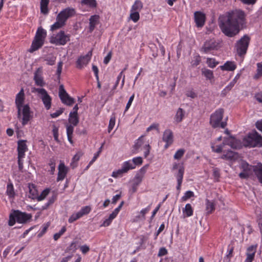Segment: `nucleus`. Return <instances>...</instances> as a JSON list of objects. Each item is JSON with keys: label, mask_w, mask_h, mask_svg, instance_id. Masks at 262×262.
<instances>
[{"label": "nucleus", "mask_w": 262, "mask_h": 262, "mask_svg": "<svg viewBox=\"0 0 262 262\" xmlns=\"http://www.w3.org/2000/svg\"><path fill=\"white\" fill-rule=\"evenodd\" d=\"M92 56V50H91L85 55L79 57L76 61V67L81 69L86 66L91 60Z\"/></svg>", "instance_id": "9d476101"}, {"label": "nucleus", "mask_w": 262, "mask_h": 262, "mask_svg": "<svg viewBox=\"0 0 262 262\" xmlns=\"http://www.w3.org/2000/svg\"><path fill=\"white\" fill-rule=\"evenodd\" d=\"M15 104L17 108V118L20 119L22 113L21 123L24 126L28 123L31 118L30 107L28 104L25 103L24 99H15Z\"/></svg>", "instance_id": "f03ea898"}, {"label": "nucleus", "mask_w": 262, "mask_h": 262, "mask_svg": "<svg viewBox=\"0 0 262 262\" xmlns=\"http://www.w3.org/2000/svg\"><path fill=\"white\" fill-rule=\"evenodd\" d=\"M254 171L259 182L262 184V164L256 166L254 168Z\"/></svg>", "instance_id": "cd10ccee"}, {"label": "nucleus", "mask_w": 262, "mask_h": 262, "mask_svg": "<svg viewBox=\"0 0 262 262\" xmlns=\"http://www.w3.org/2000/svg\"><path fill=\"white\" fill-rule=\"evenodd\" d=\"M246 14L240 9L227 12L219 16L218 24L222 32L227 36L232 37L238 34L246 24Z\"/></svg>", "instance_id": "f257e3e1"}, {"label": "nucleus", "mask_w": 262, "mask_h": 262, "mask_svg": "<svg viewBox=\"0 0 262 262\" xmlns=\"http://www.w3.org/2000/svg\"><path fill=\"white\" fill-rule=\"evenodd\" d=\"M236 65L234 62L232 61H227L223 66L221 67V69L223 70L232 71L236 69Z\"/></svg>", "instance_id": "a878e982"}, {"label": "nucleus", "mask_w": 262, "mask_h": 262, "mask_svg": "<svg viewBox=\"0 0 262 262\" xmlns=\"http://www.w3.org/2000/svg\"><path fill=\"white\" fill-rule=\"evenodd\" d=\"M194 21L198 27H202L205 22L206 16L204 13L196 11L194 13Z\"/></svg>", "instance_id": "4468645a"}, {"label": "nucleus", "mask_w": 262, "mask_h": 262, "mask_svg": "<svg viewBox=\"0 0 262 262\" xmlns=\"http://www.w3.org/2000/svg\"><path fill=\"white\" fill-rule=\"evenodd\" d=\"M241 167L243 169V171H251V166H250L247 162H242Z\"/></svg>", "instance_id": "3c124183"}, {"label": "nucleus", "mask_w": 262, "mask_h": 262, "mask_svg": "<svg viewBox=\"0 0 262 262\" xmlns=\"http://www.w3.org/2000/svg\"><path fill=\"white\" fill-rule=\"evenodd\" d=\"M33 80L37 86L42 87L46 85V82L42 77V67H39L36 69L34 73Z\"/></svg>", "instance_id": "9b49d317"}, {"label": "nucleus", "mask_w": 262, "mask_h": 262, "mask_svg": "<svg viewBox=\"0 0 262 262\" xmlns=\"http://www.w3.org/2000/svg\"><path fill=\"white\" fill-rule=\"evenodd\" d=\"M81 154L80 153H78L77 154H76L74 157L73 158V162L72 163H71V166H72L73 167V168H74L75 167V165H74V163L75 162H77L79 159H80V156H81Z\"/></svg>", "instance_id": "e2e57ef3"}, {"label": "nucleus", "mask_w": 262, "mask_h": 262, "mask_svg": "<svg viewBox=\"0 0 262 262\" xmlns=\"http://www.w3.org/2000/svg\"><path fill=\"white\" fill-rule=\"evenodd\" d=\"M75 13L76 12L74 8H67L60 11L57 15V17L66 24L67 19L74 16Z\"/></svg>", "instance_id": "6e6552de"}, {"label": "nucleus", "mask_w": 262, "mask_h": 262, "mask_svg": "<svg viewBox=\"0 0 262 262\" xmlns=\"http://www.w3.org/2000/svg\"><path fill=\"white\" fill-rule=\"evenodd\" d=\"M184 172V168L183 167H180L177 174L175 175L178 182V185L177 186V190H179L181 188V185L182 182L183 174Z\"/></svg>", "instance_id": "4be33fe9"}, {"label": "nucleus", "mask_w": 262, "mask_h": 262, "mask_svg": "<svg viewBox=\"0 0 262 262\" xmlns=\"http://www.w3.org/2000/svg\"><path fill=\"white\" fill-rule=\"evenodd\" d=\"M6 193L10 198H13L15 195L13 184L11 183L7 185Z\"/></svg>", "instance_id": "2f4dec72"}, {"label": "nucleus", "mask_w": 262, "mask_h": 262, "mask_svg": "<svg viewBox=\"0 0 262 262\" xmlns=\"http://www.w3.org/2000/svg\"><path fill=\"white\" fill-rule=\"evenodd\" d=\"M50 191V189L49 188H47L43 190L40 195H37V201H40L43 200L49 194Z\"/></svg>", "instance_id": "58836bf2"}, {"label": "nucleus", "mask_w": 262, "mask_h": 262, "mask_svg": "<svg viewBox=\"0 0 262 262\" xmlns=\"http://www.w3.org/2000/svg\"><path fill=\"white\" fill-rule=\"evenodd\" d=\"M91 211V208L89 206H84L81 208V209L78 212L80 216L81 217L85 215L88 214Z\"/></svg>", "instance_id": "37998d69"}, {"label": "nucleus", "mask_w": 262, "mask_h": 262, "mask_svg": "<svg viewBox=\"0 0 262 262\" xmlns=\"http://www.w3.org/2000/svg\"><path fill=\"white\" fill-rule=\"evenodd\" d=\"M26 142L25 140H19L17 142L18 156L19 157H24L25 153L28 149Z\"/></svg>", "instance_id": "6ab92c4d"}, {"label": "nucleus", "mask_w": 262, "mask_h": 262, "mask_svg": "<svg viewBox=\"0 0 262 262\" xmlns=\"http://www.w3.org/2000/svg\"><path fill=\"white\" fill-rule=\"evenodd\" d=\"M14 216L16 218V221L19 223H26L31 217L30 215L18 211H14Z\"/></svg>", "instance_id": "dca6fc26"}, {"label": "nucleus", "mask_w": 262, "mask_h": 262, "mask_svg": "<svg viewBox=\"0 0 262 262\" xmlns=\"http://www.w3.org/2000/svg\"><path fill=\"white\" fill-rule=\"evenodd\" d=\"M115 124V117L114 116H112L109 122V125L108 127V132L110 133L111 131L113 129V128L114 127Z\"/></svg>", "instance_id": "de8ad7c7"}, {"label": "nucleus", "mask_w": 262, "mask_h": 262, "mask_svg": "<svg viewBox=\"0 0 262 262\" xmlns=\"http://www.w3.org/2000/svg\"><path fill=\"white\" fill-rule=\"evenodd\" d=\"M183 212H185L187 216L192 215L193 210L190 204H187L183 210Z\"/></svg>", "instance_id": "a19ab883"}, {"label": "nucleus", "mask_w": 262, "mask_h": 262, "mask_svg": "<svg viewBox=\"0 0 262 262\" xmlns=\"http://www.w3.org/2000/svg\"><path fill=\"white\" fill-rule=\"evenodd\" d=\"M44 60L47 62L48 65L53 66L55 63L56 57L53 55L49 56L45 58Z\"/></svg>", "instance_id": "ea45409f"}, {"label": "nucleus", "mask_w": 262, "mask_h": 262, "mask_svg": "<svg viewBox=\"0 0 262 262\" xmlns=\"http://www.w3.org/2000/svg\"><path fill=\"white\" fill-rule=\"evenodd\" d=\"M68 172V169L64 165V163H60L58 166L57 181L63 180L66 176Z\"/></svg>", "instance_id": "a211bd4d"}, {"label": "nucleus", "mask_w": 262, "mask_h": 262, "mask_svg": "<svg viewBox=\"0 0 262 262\" xmlns=\"http://www.w3.org/2000/svg\"><path fill=\"white\" fill-rule=\"evenodd\" d=\"M185 152V150L183 149H179L174 154V158L175 159H180L183 156Z\"/></svg>", "instance_id": "09e8293b"}, {"label": "nucleus", "mask_w": 262, "mask_h": 262, "mask_svg": "<svg viewBox=\"0 0 262 262\" xmlns=\"http://www.w3.org/2000/svg\"><path fill=\"white\" fill-rule=\"evenodd\" d=\"M66 231V228L65 227H63L60 231L58 233H56L54 235V239L55 241H57L58 239L60 238L61 235L63 234Z\"/></svg>", "instance_id": "864d4df0"}, {"label": "nucleus", "mask_w": 262, "mask_h": 262, "mask_svg": "<svg viewBox=\"0 0 262 262\" xmlns=\"http://www.w3.org/2000/svg\"><path fill=\"white\" fill-rule=\"evenodd\" d=\"M69 122L71 124V125H72L73 126H76L79 122L78 115L70 114Z\"/></svg>", "instance_id": "473e14b6"}, {"label": "nucleus", "mask_w": 262, "mask_h": 262, "mask_svg": "<svg viewBox=\"0 0 262 262\" xmlns=\"http://www.w3.org/2000/svg\"><path fill=\"white\" fill-rule=\"evenodd\" d=\"M28 187L29 189V197L32 199H37L38 195L37 190H36L34 185L29 184Z\"/></svg>", "instance_id": "bb28decb"}, {"label": "nucleus", "mask_w": 262, "mask_h": 262, "mask_svg": "<svg viewBox=\"0 0 262 262\" xmlns=\"http://www.w3.org/2000/svg\"><path fill=\"white\" fill-rule=\"evenodd\" d=\"M223 144L228 145L231 148L235 149L241 148L242 146L241 142L231 136L224 138Z\"/></svg>", "instance_id": "f8f14e48"}, {"label": "nucleus", "mask_w": 262, "mask_h": 262, "mask_svg": "<svg viewBox=\"0 0 262 262\" xmlns=\"http://www.w3.org/2000/svg\"><path fill=\"white\" fill-rule=\"evenodd\" d=\"M59 98H72L66 91L63 84H61L59 87Z\"/></svg>", "instance_id": "7c9ffc66"}, {"label": "nucleus", "mask_w": 262, "mask_h": 262, "mask_svg": "<svg viewBox=\"0 0 262 262\" xmlns=\"http://www.w3.org/2000/svg\"><path fill=\"white\" fill-rule=\"evenodd\" d=\"M81 216H80L79 214L77 212L76 213L73 214L69 219V222L71 223L76 221L78 219L80 218Z\"/></svg>", "instance_id": "8fccbe9b"}, {"label": "nucleus", "mask_w": 262, "mask_h": 262, "mask_svg": "<svg viewBox=\"0 0 262 262\" xmlns=\"http://www.w3.org/2000/svg\"><path fill=\"white\" fill-rule=\"evenodd\" d=\"M100 17L98 15H94L90 17L89 18V32L92 33L95 29L96 26L98 25L99 23Z\"/></svg>", "instance_id": "f3484780"}, {"label": "nucleus", "mask_w": 262, "mask_h": 262, "mask_svg": "<svg viewBox=\"0 0 262 262\" xmlns=\"http://www.w3.org/2000/svg\"><path fill=\"white\" fill-rule=\"evenodd\" d=\"M215 209V204L213 201L206 200V210L208 213H211Z\"/></svg>", "instance_id": "f704fd0d"}, {"label": "nucleus", "mask_w": 262, "mask_h": 262, "mask_svg": "<svg viewBox=\"0 0 262 262\" xmlns=\"http://www.w3.org/2000/svg\"><path fill=\"white\" fill-rule=\"evenodd\" d=\"M185 115V112L181 108H179L174 116V121L177 123L181 122Z\"/></svg>", "instance_id": "b1692460"}, {"label": "nucleus", "mask_w": 262, "mask_h": 262, "mask_svg": "<svg viewBox=\"0 0 262 262\" xmlns=\"http://www.w3.org/2000/svg\"><path fill=\"white\" fill-rule=\"evenodd\" d=\"M32 92L37 93V96L40 98H51L47 91L43 88H33Z\"/></svg>", "instance_id": "412c9836"}, {"label": "nucleus", "mask_w": 262, "mask_h": 262, "mask_svg": "<svg viewBox=\"0 0 262 262\" xmlns=\"http://www.w3.org/2000/svg\"><path fill=\"white\" fill-rule=\"evenodd\" d=\"M56 21L51 26V30L53 31L54 30L59 29L63 27L66 24L62 22L61 20L59 19L56 17Z\"/></svg>", "instance_id": "c756f323"}, {"label": "nucleus", "mask_w": 262, "mask_h": 262, "mask_svg": "<svg viewBox=\"0 0 262 262\" xmlns=\"http://www.w3.org/2000/svg\"><path fill=\"white\" fill-rule=\"evenodd\" d=\"M74 130V127L72 125H67V136H71L73 135Z\"/></svg>", "instance_id": "69168bd1"}, {"label": "nucleus", "mask_w": 262, "mask_h": 262, "mask_svg": "<svg viewBox=\"0 0 262 262\" xmlns=\"http://www.w3.org/2000/svg\"><path fill=\"white\" fill-rule=\"evenodd\" d=\"M46 35V31L42 27H40L38 28L34 38L44 41Z\"/></svg>", "instance_id": "5701e85b"}, {"label": "nucleus", "mask_w": 262, "mask_h": 262, "mask_svg": "<svg viewBox=\"0 0 262 262\" xmlns=\"http://www.w3.org/2000/svg\"><path fill=\"white\" fill-rule=\"evenodd\" d=\"M217 43L213 39H210L205 42L202 50L205 53H208L212 50L216 49Z\"/></svg>", "instance_id": "ddd939ff"}, {"label": "nucleus", "mask_w": 262, "mask_h": 262, "mask_svg": "<svg viewBox=\"0 0 262 262\" xmlns=\"http://www.w3.org/2000/svg\"><path fill=\"white\" fill-rule=\"evenodd\" d=\"M213 175L215 179L217 181L220 177V170L217 168H213Z\"/></svg>", "instance_id": "bf43d9fd"}, {"label": "nucleus", "mask_w": 262, "mask_h": 262, "mask_svg": "<svg viewBox=\"0 0 262 262\" xmlns=\"http://www.w3.org/2000/svg\"><path fill=\"white\" fill-rule=\"evenodd\" d=\"M135 168V166L133 165L130 161H126L123 164L121 169L113 172L112 176L114 178L120 177L123 173L127 172L129 169H134Z\"/></svg>", "instance_id": "1a4fd4ad"}, {"label": "nucleus", "mask_w": 262, "mask_h": 262, "mask_svg": "<svg viewBox=\"0 0 262 262\" xmlns=\"http://www.w3.org/2000/svg\"><path fill=\"white\" fill-rule=\"evenodd\" d=\"M257 73L254 75V78L257 79L262 76V62L257 63Z\"/></svg>", "instance_id": "e433bc0d"}, {"label": "nucleus", "mask_w": 262, "mask_h": 262, "mask_svg": "<svg viewBox=\"0 0 262 262\" xmlns=\"http://www.w3.org/2000/svg\"><path fill=\"white\" fill-rule=\"evenodd\" d=\"M235 153L232 152V151H229L226 154L223 155L222 156V158L232 160L235 158Z\"/></svg>", "instance_id": "c03bdc74"}, {"label": "nucleus", "mask_w": 262, "mask_h": 262, "mask_svg": "<svg viewBox=\"0 0 262 262\" xmlns=\"http://www.w3.org/2000/svg\"><path fill=\"white\" fill-rule=\"evenodd\" d=\"M193 192L191 191H186L184 195L182 198L183 201H185L193 196Z\"/></svg>", "instance_id": "5fc2aeb1"}, {"label": "nucleus", "mask_w": 262, "mask_h": 262, "mask_svg": "<svg viewBox=\"0 0 262 262\" xmlns=\"http://www.w3.org/2000/svg\"><path fill=\"white\" fill-rule=\"evenodd\" d=\"M143 8V4L140 1H136L134 5L132 6L130 11H137L139 12Z\"/></svg>", "instance_id": "72a5a7b5"}, {"label": "nucleus", "mask_w": 262, "mask_h": 262, "mask_svg": "<svg viewBox=\"0 0 262 262\" xmlns=\"http://www.w3.org/2000/svg\"><path fill=\"white\" fill-rule=\"evenodd\" d=\"M250 40V37L247 35H245L236 42L235 48L237 53L239 56L242 57L246 54Z\"/></svg>", "instance_id": "39448f33"}, {"label": "nucleus", "mask_w": 262, "mask_h": 262, "mask_svg": "<svg viewBox=\"0 0 262 262\" xmlns=\"http://www.w3.org/2000/svg\"><path fill=\"white\" fill-rule=\"evenodd\" d=\"M81 4L86 5L91 8H95L97 6L96 0H82Z\"/></svg>", "instance_id": "c9c22d12"}, {"label": "nucleus", "mask_w": 262, "mask_h": 262, "mask_svg": "<svg viewBox=\"0 0 262 262\" xmlns=\"http://www.w3.org/2000/svg\"><path fill=\"white\" fill-rule=\"evenodd\" d=\"M144 143L143 136H141L139 138L138 140H137L136 142H135L133 146V149L132 150L133 152H138L140 148L141 150L144 149L145 150L144 152V156L145 158H146L150 152V146L148 143Z\"/></svg>", "instance_id": "0eeeda50"}, {"label": "nucleus", "mask_w": 262, "mask_h": 262, "mask_svg": "<svg viewBox=\"0 0 262 262\" xmlns=\"http://www.w3.org/2000/svg\"><path fill=\"white\" fill-rule=\"evenodd\" d=\"M56 198V196H52L51 198H50L48 203L45 206H42V209H47L50 205L53 204L55 201Z\"/></svg>", "instance_id": "4d7b16f0"}, {"label": "nucleus", "mask_w": 262, "mask_h": 262, "mask_svg": "<svg viewBox=\"0 0 262 262\" xmlns=\"http://www.w3.org/2000/svg\"><path fill=\"white\" fill-rule=\"evenodd\" d=\"M43 43L44 41L34 38L32 41L31 46L29 49V52L33 53L40 48L43 46Z\"/></svg>", "instance_id": "aec40b11"}, {"label": "nucleus", "mask_w": 262, "mask_h": 262, "mask_svg": "<svg viewBox=\"0 0 262 262\" xmlns=\"http://www.w3.org/2000/svg\"><path fill=\"white\" fill-rule=\"evenodd\" d=\"M15 221H16V220L14 216V213L13 214H10L9 220V225L10 226L14 225Z\"/></svg>", "instance_id": "774afa93"}, {"label": "nucleus", "mask_w": 262, "mask_h": 262, "mask_svg": "<svg viewBox=\"0 0 262 262\" xmlns=\"http://www.w3.org/2000/svg\"><path fill=\"white\" fill-rule=\"evenodd\" d=\"M63 112V108H60L59 110L56 111L55 113L51 114V116L52 118H56L58 117L60 115H61Z\"/></svg>", "instance_id": "338daca9"}, {"label": "nucleus", "mask_w": 262, "mask_h": 262, "mask_svg": "<svg viewBox=\"0 0 262 262\" xmlns=\"http://www.w3.org/2000/svg\"><path fill=\"white\" fill-rule=\"evenodd\" d=\"M162 140L166 142L165 148H167L173 142V134L170 129H166L164 131Z\"/></svg>", "instance_id": "2eb2a0df"}, {"label": "nucleus", "mask_w": 262, "mask_h": 262, "mask_svg": "<svg viewBox=\"0 0 262 262\" xmlns=\"http://www.w3.org/2000/svg\"><path fill=\"white\" fill-rule=\"evenodd\" d=\"M140 18L139 12L137 11H131L130 18L135 23L137 22Z\"/></svg>", "instance_id": "79ce46f5"}, {"label": "nucleus", "mask_w": 262, "mask_h": 262, "mask_svg": "<svg viewBox=\"0 0 262 262\" xmlns=\"http://www.w3.org/2000/svg\"><path fill=\"white\" fill-rule=\"evenodd\" d=\"M243 144L250 147L262 146V137L256 132L249 133L244 138Z\"/></svg>", "instance_id": "7ed1b4c3"}, {"label": "nucleus", "mask_w": 262, "mask_h": 262, "mask_svg": "<svg viewBox=\"0 0 262 262\" xmlns=\"http://www.w3.org/2000/svg\"><path fill=\"white\" fill-rule=\"evenodd\" d=\"M159 124L153 123L147 128L146 131L148 132L152 129H156L157 130H159Z\"/></svg>", "instance_id": "0e129e2a"}, {"label": "nucleus", "mask_w": 262, "mask_h": 262, "mask_svg": "<svg viewBox=\"0 0 262 262\" xmlns=\"http://www.w3.org/2000/svg\"><path fill=\"white\" fill-rule=\"evenodd\" d=\"M104 144V143H103L101 146V147L99 148L98 151L97 152V153L94 155V156L93 157L92 160L90 161V163H89V165H91L92 164L94 161H95V160L97 159V158H98V157L99 156V154L102 151V147H103V145Z\"/></svg>", "instance_id": "603ef678"}, {"label": "nucleus", "mask_w": 262, "mask_h": 262, "mask_svg": "<svg viewBox=\"0 0 262 262\" xmlns=\"http://www.w3.org/2000/svg\"><path fill=\"white\" fill-rule=\"evenodd\" d=\"M70 35H66L63 31H60L51 36L50 42L57 46H63L70 40Z\"/></svg>", "instance_id": "423d86ee"}, {"label": "nucleus", "mask_w": 262, "mask_h": 262, "mask_svg": "<svg viewBox=\"0 0 262 262\" xmlns=\"http://www.w3.org/2000/svg\"><path fill=\"white\" fill-rule=\"evenodd\" d=\"M201 62V57L199 55H196L193 57V59L191 62L192 67H196L200 64Z\"/></svg>", "instance_id": "a18cd8bd"}, {"label": "nucleus", "mask_w": 262, "mask_h": 262, "mask_svg": "<svg viewBox=\"0 0 262 262\" xmlns=\"http://www.w3.org/2000/svg\"><path fill=\"white\" fill-rule=\"evenodd\" d=\"M49 3V0H41L40 1V11L44 14L48 13V6Z\"/></svg>", "instance_id": "c85d7f7f"}, {"label": "nucleus", "mask_w": 262, "mask_h": 262, "mask_svg": "<svg viewBox=\"0 0 262 262\" xmlns=\"http://www.w3.org/2000/svg\"><path fill=\"white\" fill-rule=\"evenodd\" d=\"M62 65H63V62L61 61H59L58 63L56 74L58 75V77H59L60 76V74L61 73Z\"/></svg>", "instance_id": "052dcab7"}, {"label": "nucleus", "mask_w": 262, "mask_h": 262, "mask_svg": "<svg viewBox=\"0 0 262 262\" xmlns=\"http://www.w3.org/2000/svg\"><path fill=\"white\" fill-rule=\"evenodd\" d=\"M224 113V111L223 108H219L211 115L210 123L213 128L217 127L224 128L227 125L226 122H221Z\"/></svg>", "instance_id": "20e7f679"}, {"label": "nucleus", "mask_w": 262, "mask_h": 262, "mask_svg": "<svg viewBox=\"0 0 262 262\" xmlns=\"http://www.w3.org/2000/svg\"><path fill=\"white\" fill-rule=\"evenodd\" d=\"M133 162L135 165H140L143 163L142 158L141 157L135 158L133 159Z\"/></svg>", "instance_id": "13d9d810"}, {"label": "nucleus", "mask_w": 262, "mask_h": 262, "mask_svg": "<svg viewBox=\"0 0 262 262\" xmlns=\"http://www.w3.org/2000/svg\"><path fill=\"white\" fill-rule=\"evenodd\" d=\"M202 72L203 74L208 79L210 80L213 77V72L210 70L204 69L202 70Z\"/></svg>", "instance_id": "4c0bfd02"}, {"label": "nucleus", "mask_w": 262, "mask_h": 262, "mask_svg": "<svg viewBox=\"0 0 262 262\" xmlns=\"http://www.w3.org/2000/svg\"><path fill=\"white\" fill-rule=\"evenodd\" d=\"M143 178V177L142 175H140L139 173H137L134 178V181H135L134 184H136V185H138L139 184H140L141 182V181H142Z\"/></svg>", "instance_id": "6e6d98bb"}, {"label": "nucleus", "mask_w": 262, "mask_h": 262, "mask_svg": "<svg viewBox=\"0 0 262 262\" xmlns=\"http://www.w3.org/2000/svg\"><path fill=\"white\" fill-rule=\"evenodd\" d=\"M207 63L209 67L213 68L218 64V62H216L215 60L213 58H208L207 59Z\"/></svg>", "instance_id": "49530a36"}, {"label": "nucleus", "mask_w": 262, "mask_h": 262, "mask_svg": "<svg viewBox=\"0 0 262 262\" xmlns=\"http://www.w3.org/2000/svg\"><path fill=\"white\" fill-rule=\"evenodd\" d=\"M250 174V171H243V172L239 173V177L242 179H247L248 178Z\"/></svg>", "instance_id": "680f3d73"}, {"label": "nucleus", "mask_w": 262, "mask_h": 262, "mask_svg": "<svg viewBox=\"0 0 262 262\" xmlns=\"http://www.w3.org/2000/svg\"><path fill=\"white\" fill-rule=\"evenodd\" d=\"M256 246H251L248 248L247 253V259L251 261L253 260L256 251Z\"/></svg>", "instance_id": "393cba45"}]
</instances>
